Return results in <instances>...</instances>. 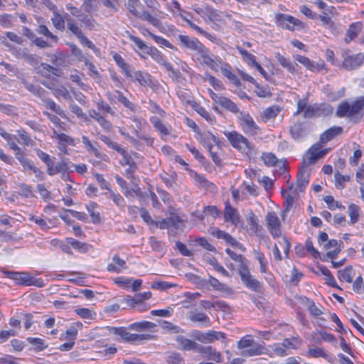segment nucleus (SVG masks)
Instances as JSON below:
<instances>
[{
	"instance_id": "nucleus-1",
	"label": "nucleus",
	"mask_w": 364,
	"mask_h": 364,
	"mask_svg": "<svg viewBox=\"0 0 364 364\" xmlns=\"http://www.w3.org/2000/svg\"><path fill=\"white\" fill-rule=\"evenodd\" d=\"M53 16L51 18V21L57 30L64 31L65 20L66 19L68 29L75 36L82 46H87L94 51L97 50L95 44L83 33L78 23L73 18H68L69 17L68 14L62 16L58 13V9L53 11Z\"/></svg>"
},
{
	"instance_id": "nucleus-2",
	"label": "nucleus",
	"mask_w": 364,
	"mask_h": 364,
	"mask_svg": "<svg viewBox=\"0 0 364 364\" xmlns=\"http://www.w3.org/2000/svg\"><path fill=\"white\" fill-rule=\"evenodd\" d=\"M363 109L364 97H360L351 104L347 102L340 104L336 115L339 117H349L355 122H358L363 117L361 112Z\"/></svg>"
},
{
	"instance_id": "nucleus-3",
	"label": "nucleus",
	"mask_w": 364,
	"mask_h": 364,
	"mask_svg": "<svg viewBox=\"0 0 364 364\" xmlns=\"http://www.w3.org/2000/svg\"><path fill=\"white\" fill-rule=\"evenodd\" d=\"M237 273L240 277L242 284L252 291L259 292L262 286V284L251 274L248 263L242 264L240 267H237Z\"/></svg>"
},
{
	"instance_id": "nucleus-4",
	"label": "nucleus",
	"mask_w": 364,
	"mask_h": 364,
	"mask_svg": "<svg viewBox=\"0 0 364 364\" xmlns=\"http://www.w3.org/2000/svg\"><path fill=\"white\" fill-rule=\"evenodd\" d=\"M328 152V149H322L321 144L316 143L304 155L302 164H304V166H309L323 157Z\"/></svg>"
},
{
	"instance_id": "nucleus-5",
	"label": "nucleus",
	"mask_w": 364,
	"mask_h": 364,
	"mask_svg": "<svg viewBox=\"0 0 364 364\" xmlns=\"http://www.w3.org/2000/svg\"><path fill=\"white\" fill-rule=\"evenodd\" d=\"M130 328L126 327H112L111 332L115 335L120 336L123 340L129 343L139 342L143 340H149L152 338L150 334H136L131 333Z\"/></svg>"
},
{
	"instance_id": "nucleus-6",
	"label": "nucleus",
	"mask_w": 364,
	"mask_h": 364,
	"mask_svg": "<svg viewBox=\"0 0 364 364\" xmlns=\"http://www.w3.org/2000/svg\"><path fill=\"white\" fill-rule=\"evenodd\" d=\"M274 19L277 26L283 29L293 31L296 27H303V23L300 20L288 14H276Z\"/></svg>"
},
{
	"instance_id": "nucleus-7",
	"label": "nucleus",
	"mask_w": 364,
	"mask_h": 364,
	"mask_svg": "<svg viewBox=\"0 0 364 364\" xmlns=\"http://www.w3.org/2000/svg\"><path fill=\"white\" fill-rule=\"evenodd\" d=\"M225 135L235 149L242 151L246 149L249 151L252 149V146L248 139L238 132L235 131L228 132H225Z\"/></svg>"
},
{
	"instance_id": "nucleus-8",
	"label": "nucleus",
	"mask_w": 364,
	"mask_h": 364,
	"mask_svg": "<svg viewBox=\"0 0 364 364\" xmlns=\"http://www.w3.org/2000/svg\"><path fill=\"white\" fill-rule=\"evenodd\" d=\"M176 38L182 48L190 50L196 53L202 51V48L205 46L198 38L189 36L178 35Z\"/></svg>"
},
{
	"instance_id": "nucleus-9",
	"label": "nucleus",
	"mask_w": 364,
	"mask_h": 364,
	"mask_svg": "<svg viewBox=\"0 0 364 364\" xmlns=\"http://www.w3.org/2000/svg\"><path fill=\"white\" fill-rule=\"evenodd\" d=\"M343 67L348 70L357 69L364 63V54L363 53L350 55L349 52H346L343 54Z\"/></svg>"
},
{
	"instance_id": "nucleus-10",
	"label": "nucleus",
	"mask_w": 364,
	"mask_h": 364,
	"mask_svg": "<svg viewBox=\"0 0 364 364\" xmlns=\"http://www.w3.org/2000/svg\"><path fill=\"white\" fill-rule=\"evenodd\" d=\"M267 227L273 237L282 235L281 223L274 212H268L266 215Z\"/></svg>"
},
{
	"instance_id": "nucleus-11",
	"label": "nucleus",
	"mask_w": 364,
	"mask_h": 364,
	"mask_svg": "<svg viewBox=\"0 0 364 364\" xmlns=\"http://www.w3.org/2000/svg\"><path fill=\"white\" fill-rule=\"evenodd\" d=\"M193 336L196 340L203 343H213L220 338H225V333L215 331H210L207 333L196 331Z\"/></svg>"
},
{
	"instance_id": "nucleus-12",
	"label": "nucleus",
	"mask_w": 364,
	"mask_h": 364,
	"mask_svg": "<svg viewBox=\"0 0 364 364\" xmlns=\"http://www.w3.org/2000/svg\"><path fill=\"white\" fill-rule=\"evenodd\" d=\"M145 53L150 55L155 61L163 65L167 70L172 72L173 74L177 75L179 73L173 69L172 65L164 58L161 53L156 48L149 47Z\"/></svg>"
},
{
	"instance_id": "nucleus-13",
	"label": "nucleus",
	"mask_w": 364,
	"mask_h": 364,
	"mask_svg": "<svg viewBox=\"0 0 364 364\" xmlns=\"http://www.w3.org/2000/svg\"><path fill=\"white\" fill-rule=\"evenodd\" d=\"M150 297H130L124 301L128 306L139 311H145L150 309L151 304L147 302Z\"/></svg>"
},
{
	"instance_id": "nucleus-14",
	"label": "nucleus",
	"mask_w": 364,
	"mask_h": 364,
	"mask_svg": "<svg viewBox=\"0 0 364 364\" xmlns=\"http://www.w3.org/2000/svg\"><path fill=\"white\" fill-rule=\"evenodd\" d=\"M197 352L203 354L206 356L208 360L215 361L216 363L222 362V355L220 352L217 351L212 346H204L199 345Z\"/></svg>"
},
{
	"instance_id": "nucleus-15",
	"label": "nucleus",
	"mask_w": 364,
	"mask_h": 364,
	"mask_svg": "<svg viewBox=\"0 0 364 364\" xmlns=\"http://www.w3.org/2000/svg\"><path fill=\"white\" fill-rule=\"evenodd\" d=\"M41 100L42 105L47 109L53 112L55 114H58L62 117H65V114L62 108L56 104L52 99L48 97L47 92L41 96L40 98Z\"/></svg>"
},
{
	"instance_id": "nucleus-16",
	"label": "nucleus",
	"mask_w": 364,
	"mask_h": 364,
	"mask_svg": "<svg viewBox=\"0 0 364 364\" xmlns=\"http://www.w3.org/2000/svg\"><path fill=\"white\" fill-rule=\"evenodd\" d=\"M198 54L200 55L203 59V63L205 64L212 70H216L218 64L217 58L213 53H211L208 48L204 46Z\"/></svg>"
},
{
	"instance_id": "nucleus-17",
	"label": "nucleus",
	"mask_w": 364,
	"mask_h": 364,
	"mask_svg": "<svg viewBox=\"0 0 364 364\" xmlns=\"http://www.w3.org/2000/svg\"><path fill=\"white\" fill-rule=\"evenodd\" d=\"M107 96L109 100H112L113 99H117V101L120 103H122L125 107L129 109V110L132 112H135L136 109V105L129 101L124 95L123 93L119 90H115L114 94H111L110 92H108L107 94Z\"/></svg>"
},
{
	"instance_id": "nucleus-18",
	"label": "nucleus",
	"mask_w": 364,
	"mask_h": 364,
	"mask_svg": "<svg viewBox=\"0 0 364 364\" xmlns=\"http://www.w3.org/2000/svg\"><path fill=\"white\" fill-rule=\"evenodd\" d=\"M224 220L225 222H231L235 226L237 225L240 221V216L235 208L232 207L230 203H226L224 210Z\"/></svg>"
},
{
	"instance_id": "nucleus-19",
	"label": "nucleus",
	"mask_w": 364,
	"mask_h": 364,
	"mask_svg": "<svg viewBox=\"0 0 364 364\" xmlns=\"http://www.w3.org/2000/svg\"><path fill=\"white\" fill-rule=\"evenodd\" d=\"M8 276L18 284L30 286L33 284V278L26 272H11L8 273Z\"/></svg>"
},
{
	"instance_id": "nucleus-20",
	"label": "nucleus",
	"mask_w": 364,
	"mask_h": 364,
	"mask_svg": "<svg viewBox=\"0 0 364 364\" xmlns=\"http://www.w3.org/2000/svg\"><path fill=\"white\" fill-rule=\"evenodd\" d=\"M176 341L181 350H194L197 352L199 344L196 341L186 338L183 336H178Z\"/></svg>"
},
{
	"instance_id": "nucleus-21",
	"label": "nucleus",
	"mask_w": 364,
	"mask_h": 364,
	"mask_svg": "<svg viewBox=\"0 0 364 364\" xmlns=\"http://www.w3.org/2000/svg\"><path fill=\"white\" fill-rule=\"evenodd\" d=\"M295 59L311 71H319L322 70L324 66L323 63H316L311 60L309 58L300 55H296Z\"/></svg>"
},
{
	"instance_id": "nucleus-22",
	"label": "nucleus",
	"mask_w": 364,
	"mask_h": 364,
	"mask_svg": "<svg viewBox=\"0 0 364 364\" xmlns=\"http://www.w3.org/2000/svg\"><path fill=\"white\" fill-rule=\"evenodd\" d=\"M262 159L265 165L268 166H273L277 164V166H279L280 168H284V170L287 168V161H278L276 156L272 153L263 154L262 156Z\"/></svg>"
},
{
	"instance_id": "nucleus-23",
	"label": "nucleus",
	"mask_w": 364,
	"mask_h": 364,
	"mask_svg": "<svg viewBox=\"0 0 364 364\" xmlns=\"http://www.w3.org/2000/svg\"><path fill=\"white\" fill-rule=\"evenodd\" d=\"M267 350H268L264 347V345L255 343L249 348L243 350L241 353L245 357H251L267 354Z\"/></svg>"
},
{
	"instance_id": "nucleus-24",
	"label": "nucleus",
	"mask_w": 364,
	"mask_h": 364,
	"mask_svg": "<svg viewBox=\"0 0 364 364\" xmlns=\"http://www.w3.org/2000/svg\"><path fill=\"white\" fill-rule=\"evenodd\" d=\"M302 302L305 306H306L308 311L312 316L318 317L323 314V306L321 305H316L308 297H306V299H303Z\"/></svg>"
},
{
	"instance_id": "nucleus-25",
	"label": "nucleus",
	"mask_w": 364,
	"mask_h": 364,
	"mask_svg": "<svg viewBox=\"0 0 364 364\" xmlns=\"http://www.w3.org/2000/svg\"><path fill=\"white\" fill-rule=\"evenodd\" d=\"M290 134L294 139L298 140L306 136L307 128L304 124L297 122L290 127Z\"/></svg>"
},
{
	"instance_id": "nucleus-26",
	"label": "nucleus",
	"mask_w": 364,
	"mask_h": 364,
	"mask_svg": "<svg viewBox=\"0 0 364 364\" xmlns=\"http://www.w3.org/2000/svg\"><path fill=\"white\" fill-rule=\"evenodd\" d=\"M343 128L341 127H332L325 131L320 136V143L326 144L336 136L341 134Z\"/></svg>"
},
{
	"instance_id": "nucleus-27",
	"label": "nucleus",
	"mask_w": 364,
	"mask_h": 364,
	"mask_svg": "<svg viewBox=\"0 0 364 364\" xmlns=\"http://www.w3.org/2000/svg\"><path fill=\"white\" fill-rule=\"evenodd\" d=\"M200 306L205 310L215 309V310L226 311L228 309V305L227 304L219 301H210L208 300H201L200 301Z\"/></svg>"
},
{
	"instance_id": "nucleus-28",
	"label": "nucleus",
	"mask_w": 364,
	"mask_h": 364,
	"mask_svg": "<svg viewBox=\"0 0 364 364\" xmlns=\"http://www.w3.org/2000/svg\"><path fill=\"white\" fill-rule=\"evenodd\" d=\"M306 167L307 166H304V164H302V167L298 173L297 186H298L300 191H304L306 186L309 183V181L310 173L306 170Z\"/></svg>"
},
{
	"instance_id": "nucleus-29",
	"label": "nucleus",
	"mask_w": 364,
	"mask_h": 364,
	"mask_svg": "<svg viewBox=\"0 0 364 364\" xmlns=\"http://www.w3.org/2000/svg\"><path fill=\"white\" fill-rule=\"evenodd\" d=\"M82 141L84 144V145H85V148L87 149V151L92 152L97 158L102 159V160H104L105 161H107L109 159L108 156L106 154L100 153L97 150V149L95 148L92 144L91 141H90V139H88L87 136H83L82 137Z\"/></svg>"
},
{
	"instance_id": "nucleus-30",
	"label": "nucleus",
	"mask_w": 364,
	"mask_h": 364,
	"mask_svg": "<svg viewBox=\"0 0 364 364\" xmlns=\"http://www.w3.org/2000/svg\"><path fill=\"white\" fill-rule=\"evenodd\" d=\"M82 328V323L81 322L77 321L76 323H73L72 326L66 330L65 335L63 334L61 336L60 339H70L74 341L77 337L78 329Z\"/></svg>"
},
{
	"instance_id": "nucleus-31",
	"label": "nucleus",
	"mask_w": 364,
	"mask_h": 364,
	"mask_svg": "<svg viewBox=\"0 0 364 364\" xmlns=\"http://www.w3.org/2000/svg\"><path fill=\"white\" fill-rule=\"evenodd\" d=\"M216 104L220 105L223 108L232 113H237L239 112V108L237 107V105L230 99L225 96L221 95L219 100L217 101Z\"/></svg>"
},
{
	"instance_id": "nucleus-32",
	"label": "nucleus",
	"mask_w": 364,
	"mask_h": 364,
	"mask_svg": "<svg viewBox=\"0 0 364 364\" xmlns=\"http://www.w3.org/2000/svg\"><path fill=\"white\" fill-rule=\"evenodd\" d=\"M21 83L23 87L33 95L38 97L39 99L45 93L46 90L38 85H35L28 81L23 79Z\"/></svg>"
},
{
	"instance_id": "nucleus-33",
	"label": "nucleus",
	"mask_w": 364,
	"mask_h": 364,
	"mask_svg": "<svg viewBox=\"0 0 364 364\" xmlns=\"http://www.w3.org/2000/svg\"><path fill=\"white\" fill-rule=\"evenodd\" d=\"M26 341L32 346L30 350H33L36 352L42 351L48 347L45 340L40 338L28 337L26 338Z\"/></svg>"
},
{
	"instance_id": "nucleus-34",
	"label": "nucleus",
	"mask_w": 364,
	"mask_h": 364,
	"mask_svg": "<svg viewBox=\"0 0 364 364\" xmlns=\"http://www.w3.org/2000/svg\"><path fill=\"white\" fill-rule=\"evenodd\" d=\"M189 319L193 322L203 323L206 326H209L210 325L209 317L202 312H198L197 310L190 311Z\"/></svg>"
},
{
	"instance_id": "nucleus-35",
	"label": "nucleus",
	"mask_w": 364,
	"mask_h": 364,
	"mask_svg": "<svg viewBox=\"0 0 364 364\" xmlns=\"http://www.w3.org/2000/svg\"><path fill=\"white\" fill-rule=\"evenodd\" d=\"M281 110L282 108L279 105L269 107L263 111L262 118L264 122L274 119Z\"/></svg>"
},
{
	"instance_id": "nucleus-36",
	"label": "nucleus",
	"mask_w": 364,
	"mask_h": 364,
	"mask_svg": "<svg viewBox=\"0 0 364 364\" xmlns=\"http://www.w3.org/2000/svg\"><path fill=\"white\" fill-rule=\"evenodd\" d=\"M275 58L278 63L289 72L293 73L295 70V67L297 66L296 63L291 62L279 53H275Z\"/></svg>"
},
{
	"instance_id": "nucleus-37",
	"label": "nucleus",
	"mask_w": 364,
	"mask_h": 364,
	"mask_svg": "<svg viewBox=\"0 0 364 364\" xmlns=\"http://www.w3.org/2000/svg\"><path fill=\"white\" fill-rule=\"evenodd\" d=\"M247 223L250 225V230L253 234L257 235L262 230V226L259 225L257 217L252 211L249 213Z\"/></svg>"
},
{
	"instance_id": "nucleus-38",
	"label": "nucleus",
	"mask_w": 364,
	"mask_h": 364,
	"mask_svg": "<svg viewBox=\"0 0 364 364\" xmlns=\"http://www.w3.org/2000/svg\"><path fill=\"white\" fill-rule=\"evenodd\" d=\"M210 285L218 291L222 293L232 294H233L232 289L229 286L220 282L217 279L211 277L209 280Z\"/></svg>"
},
{
	"instance_id": "nucleus-39",
	"label": "nucleus",
	"mask_w": 364,
	"mask_h": 364,
	"mask_svg": "<svg viewBox=\"0 0 364 364\" xmlns=\"http://www.w3.org/2000/svg\"><path fill=\"white\" fill-rule=\"evenodd\" d=\"M144 21H146L153 26L159 28L161 26V23L159 18L156 15H151L149 12L144 11L142 13H139V16H137Z\"/></svg>"
},
{
	"instance_id": "nucleus-40",
	"label": "nucleus",
	"mask_w": 364,
	"mask_h": 364,
	"mask_svg": "<svg viewBox=\"0 0 364 364\" xmlns=\"http://www.w3.org/2000/svg\"><path fill=\"white\" fill-rule=\"evenodd\" d=\"M156 326V324L146 321H143L140 322H136L130 324L129 326V328L131 330H134L136 331H143L146 329H151Z\"/></svg>"
},
{
	"instance_id": "nucleus-41",
	"label": "nucleus",
	"mask_w": 364,
	"mask_h": 364,
	"mask_svg": "<svg viewBox=\"0 0 364 364\" xmlns=\"http://www.w3.org/2000/svg\"><path fill=\"white\" fill-rule=\"evenodd\" d=\"M361 28L362 23L360 22L352 23L346 31V36L348 38H346V41L350 42L356 38L358 33L361 31Z\"/></svg>"
},
{
	"instance_id": "nucleus-42",
	"label": "nucleus",
	"mask_w": 364,
	"mask_h": 364,
	"mask_svg": "<svg viewBox=\"0 0 364 364\" xmlns=\"http://www.w3.org/2000/svg\"><path fill=\"white\" fill-rule=\"evenodd\" d=\"M132 77H134V80L139 82L142 86H151L152 84L150 75L146 73H144L141 71L135 72L134 75H132Z\"/></svg>"
},
{
	"instance_id": "nucleus-43",
	"label": "nucleus",
	"mask_w": 364,
	"mask_h": 364,
	"mask_svg": "<svg viewBox=\"0 0 364 364\" xmlns=\"http://www.w3.org/2000/svg\"><path fill=\"white\" fill-rule=\"evenodd\" d=\"M97 207V204L95 202H90L86 205V208L91 217L92 222L94 224H99L101 222V216L100 213L95 211Z\"/></svg>"
},
{
	"instance_id": "nucleus-44",
	"label": "nucleus",
	"mask_w": 364,
	"mask_h": 364,
	"mask_svg": "<svg viewBox=\"0 0 364 364\" xmlns=\"http://www.w3.org/2000/svg\"><path fill=\"white\" fill-rule=\"evenodd\" d=\"M242 125L247 132L256 134V130L258 129L253 119L250 115H246L242 118Z\"/></svg>"
},
{
	"instance_id": "nucleus-45",
	"label": "nucleus",
	"mask_w": 364,
	"mask_h": 364,
	"mask_svg": "<svg viewBox=\"0 0 364 364\" xmlns=\"http://www.w3.org/2000/svg\"><path fill=\"white\" fill-rule=\"evenodd\" d=\"M105 195L107 198L112 199V201L120 208L125 207V201L123 197L119 193H115L112 190H109L108 193H105Z\"/></svg>"
},
{
	"instance_id": "nucleus-46",
	"label": "nucleus",
	"mask_w": 364,
	"mask_h": 364,
	"mask_svg": "<svg viewBox=\"0 0 364 364\" xmlns=\"http://www.w3.org/2000/svg\"><path fill=\"white\" fill-rule=\"evenodd\" d=\"M68 242L75 249L77 250L79 252L85 253L89 251L90 245L87 243L80 242L73 238H67Z\"/></svg>"
},
{
	"instance_id": "nucleus-47",
	"label": "nucleus",
	"mask_w": 364,
	"mask_h": 364,
	"mask_svg": "<svg viewBox=\"0 0 364 364\" xmlns=\"http://www.w3.org/2000/svg\"><path fill=\"white\" fill-rule=\"evenodd\" d=\"M192 176L196 182L197 186H198L199 187L205 188H210L212 187H214V184L208 181L204 176L200 175L196 172H194L193 175Z\"/></svg>"
},
{
	"instance_id": "nucleus-48",
	"label": "nucleus",
	"mask_w": 364,
	"mask_h": 364,
	"mask_svg": "<svg viewBox=\"0 0 364 364\" xmlns=\"http://www.w3.org/2000/svg\"><path fill=\"white\" fill-rule=\"evenodd\" d=\"M348 213L350 218V223L351 225L356 223L360 216V208L357 205L352 203L348 206Z\"/></svg>"
},
{
	"instance_id": "nucleus-49",
	"label": "nucleus",
	"mask_w": 364,
	"mask_h": 364,
	"mask_svg": "<svg viewBox=\"0 0 364 364\" xmlns=\"http://www.w3.org/2000/svg\"><path fill=\"white\" fill-rule=\"evenodd\" d=\"M353 277V269L351 266L346 267L338 272V277L341 280L350 283Z\"/></svg>"
},
{
	"instance_id": "nucleus-50",
	"label": "nucleus",
	"mask_w": 364,
	"mask_h": 364,
	"mask_svg": "<svg viewBox=\"0 0 364 364\" xmlns=\"http://www.w3.org/2000/svg\"><path fill=\"white\" fill-rule=\"evenodd\" d=\"M78 20L83 23L85 28L90 31L95 30L96 22L91 16L82 14Z\"/></svg>"
},
{
	"instance_id": "nucleus-51",
	"label": "nucleus",
	"mask_w": 364,
	"mask_h": 364,
	"mask_svg": "<svg viewBox=\"0 0 364 364\" xmlns=\"http://www.w3.org/2000/svg\"><path fill=\"white\" fill-rule=\"evenodd\" d=\"M114 59L116 61L118 66L120 67L124 72L125 75L129 77H132V75L131 74V71L129 70V66L122 58V56L118 54H115L114 55Z\"/></svg>"
},
{
	"instance_id": "nucleus-52",
	"label": "nucleus",
	"mask_w": 364,
	"mask_h": 364,
	"mask_svg": "<svg viewBox=\"0 0 364 364\" xmlns=\"http://www.w3.org/2000/svg\"><path fill=\"white\" fill-rule=\"evenodd\" d=\"M284 346L288 349H297L301 343V340L298 337H291L283 340Z\"/></svg>"
},
{
	"instance_id": "nucleus-53",
	"label": "nucleus",
	"mask_w": 364,
	"mask_h": 364,
	"mask_svg": "<svg viewBox=\"0 0 364 364\" xmlns=\"http://www.w3.org/2000/svg\"><path fill=\"white\" fill-rule=\"evenodd\" d=\"M18 58L23 59L31 65H36L38 64V59L36 55L28 53L26 50H22L18 54Z\"/></svg>"
},
{
	"instance_id": "nucleus-54",
	"label": "nucleus",
	"mask_w": 364,
	"mask_h": 364,
	"mask_svg": "<svg viewBox=\"0 0 364 364\" xmlns=\"http://www.w3.org/2000/svg\"><path fill=\"white\" fill-rule=\"evenodd\" d=\"M123 159L124 160V164L129 165V168H127L125 171L126 176L129 177V173H134L137 169V165L132 159V157L129 156L128 153L125 155V156H123Z\"/></svg>"
},
{
	"instance_id": "nucleus-55",
	"label": "nucleus",
	"mask_w": 364,
	"mask_h": 364,
	"mask_svg": "<svg viewBox=\"0 0 364 364\" xmlns=\"http://www.w3.org/2000/svg\"><path fill=\"white\" fill-rule=\"evenodd\" d=\"M36 32L43 35L47 38H50L54 43H57L58 41V38L57 36L53 35L48 28L46 25H40L36 29Z\"/></svg>"
},
{
	"instance_id": "nucleus-56",
	"label": "nucleus",
	"mask_w": 364,
	"mask_h": 364,
	"mask_svg": "<svg viewBox=\"0 0 364 364\" xmlns=\"http://www.w3.org/2000/svg\"><path fill=\"white\" fill-rule=\"evenodd\" d=\"M140 0H128V3L126 4L127 9L134 16H139V11L137 9L141 6Z\"/></svg>"
},
{
	"instance_id": "nucleus-57",
	"label": "nucleus",
	"mask_w": 364,
	"mask_h": 364,
	"mask_svg": "<svg viewBox=\"0 0 364 364\" xmlns=\"http://www.w3.org/2000/svg\"><path fill=\"white\" fill-rule=\"evenodd\" d=\"M225 252L232 259L239 263L238 267L248 263V260L242 255H237L229 248L226 249Z\"/></svg>"
},
{
	"instance_id": "nucleus-58",
	"label": "nucleus",
	"mask_w": 364,
	"mask_h": 364,
	"mask_svg": "<svg viewBox=\"0 0 364 364\" xmlns=\"http://www.w3.org/2000/svg\"><path fill=\"white\" fill-rule=\"evenodd\" d=\"M53 93L55 95V97H56L57 98H58L59 97H61L65 100L71 99V95H70L69 91L63 85H59V86L55 87Z\"/></svg>"
},
{
	"instance_id": "nucleus-59",
	"label": "nucleus",
	"mask_w": 364,
	"mask_h": 364,
	"mask_svg": "<svg viewBox=\"0 0 364 364\" xmlns=\"http://www.w3.org/2000/svg\"><path fill=\"white\" fill-rule=\"evenodd\" d=\"M255 343V341L250 335H246L237 342V348L245 350L249 348Z\"/></svg>"
},
{
	"instance_id": "nucleus-60",
	"label": "nucleus",
	"mask_w": 364,
	"mask_h": 364,
	"mask_svg": "<svg viewBox=\"0 0 364 364\" xmlns=\"http://www.w3.org/2000/svg\"><path fill=\"white\" fill-rule=\"evenodd\" d=\"M154 127L163 135L168 136L170 134L169 129L162 123L161 120L155 117L151 119Z\"/></svg>"
},
{
	"instance_id": "nucleus-61",
	"label": "nucleus",
	"mask_w": 364,
	"mask_h": 364,
	"mask_svg": "<svg viewBox=\"0 0 364 364\" xmlns=\"http://www.w3.org/2000/svg\"><path fill=\"white\" fill-rule=\"evenodd\" d=\"M168 364H185V360L179 353L172 352L166 358Z\"/></svg>"
},
{
	"instance_id": "nucleus-62",
	"label": "nucleus",
	"mask_w": 364,
	"mask_h": 364,
	"mask_svg": "<svg viewBox=\"0 0 364 364\" xmlns=\"http://www.w3.org/2000/svg\"><path fill=\"white\" fill-rule=\"evenodd\" d=\"M75 312L82 318L94 319L96 314L87 308H79L75 310Z\"/></svg>"
},
{
	"instance_id": "nucleus-63",
	"label": "nucleus",
	"mask_w": 364,
	"mask_h": 364,
	"mask_svg": "<svg viewBox=\"0 0 364 364\" xmlns=\"http://www.w3.org/2000/svg\"><path fill=\"white\" fill-rule=\"evenodd\" d=\"M274 353L278 356L284 357L289 355L286 347L284 346V343H274L269 346Z\"/></svg>"
},
{
	"instance_id": "nucleus-64",
	"label": "nucleus",
	"mask_w": 364,
	"mask_h": 364,
	"mask_svg": "<svg viewBox=\"0 0 364 364\" xmlns=\"http://www.w3.org/2000/svg\"><path fill=\"white\" fill-rule=\"evenodd\" d=\"M204 16H207L210 21H219L220 19V14L215 10L213 7L207 6L205 7Z\"/></svg>"
}]
</instances>
